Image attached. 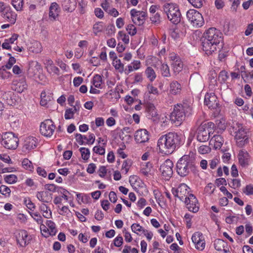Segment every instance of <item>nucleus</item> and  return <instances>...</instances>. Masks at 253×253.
Returning a JSON list of instances; mask_svg holds the SVG:
<instances>
[{
	"label": "nucleus",
	"instance_id": "obj_1",
	"mask_svg": "<svg viewBox=\"0 0 253 253\" xmlns=\"http://www.w3.org/2000/svg\"><path fill=\"white\" fill-rule=\"evenodd\" d=\"M222 40V34L219 30L211 28L204 34L202 39L203 49L207 55L216 50L217 45Z\"/></svg>",
	"mask_w": 253,
	"mask_h": 253
},
{
	"label": "nucleus",
	"instance_id": "obj_2",
	"mask_svg": "<svg viewBox=\"0 0 253 253\" xmlns=\"http://www.w3.org/2000/svg\"><path fill=\"white\" fill-rule=\"evenodd\" d=\"M180 143V136L176 133L170 132L160 137L157 146L162 153L168 155L171 154Z\"/></svg>",
	"mask_w": 253,
	"mask_h": 253
},
{
	"label": "nucleus",
	"instance_id": "obj_3",
	"mask_svg": "<svg viewBox=\"0 0 253 253\" xmlns=\"http://www.w3.org/2000/svg\"><path fill=\"white\" fill-rule=\"evenodd\" d=\"M192 112V108L190 105L186 103L177 104L174 106L173 110L171 113L170 120L176 125H179L184 120L185 117L189 116Z\"/></svg>",
	"mask_w": 253,
	"mask_h": 253
},
{
	"label": "nucleus",
	"instance_id": "obj_4",
	"mask_svg": "<svg viewBox=\"0 0 253 253\" xmlns=\"http://www.w3.org/2000/svg\"><path fill=\"white\" fill-rule=\"evenodd\" d=\"M194 166V159L188 155L183 156L176 164V171L180 176L187 175Z\"/></svg>",
	"mask_w": 253,
	"mask_h": 253
},
{
	"label": "nucleus",
	"instance_id": "obj_5",
	"mask_svg": "<svg viewBox=\"0 0 253 253\" xmlns=\"http://www.w3.org/2000/svg\"><path fill=\"white\" fill-rule=\"evenodd\" d=\"M232 129L238 147H242L249 143V138L248 132L243 125L236 123L232 127Z\"/></svg>",
	"mask_w": 253,
	"mask_h": 253
},
{
	"label": "nucleus",
	"instance_id": "obj_6",
	"mask_svg": "<svg viewBox=\"0 0 253 253\" xmlns=\"http://www.w3.org/2000/svg\"><path fill=\"white\" fill-rule=\"evenodd\" d=\"M165 12L167 14L169 20L174 24L180 22L181 14L178 5L175 3H166L163 7Z\"/></svg>",
	"mask_w": 253,
	"mask_h": 253
},
{
	"label": "nucleus",
	"instance_id": "obj_7",
	"mask_svg": "<svg viewBox=\"0 0 253 253\" xmlns=\"http://www.w3.org/2000/svg\"><path fill=\"white\" fill-rule=\"evenodd\" d=\"M19 141L17 136L12 132H5L1 134V145L7 149L15 150Z\"/></svg>",
	"mask_w": 253,
	"mask_h": 253
},
{
	"label": "nucleus",
	"instance_id": "obj_8",
	"mask_svg": "<svg viewBox=\"0 0 253 253\" xmlns=\"http://www.w3.org/2000/svg\"><path fill=\"white\" fill-rule=\"evenodd\" d=\"M214 124L208 122L202 124L198 128L197 139L200 142H206L208 140L211 133L213 131L212 127Z\"/></svg>",
	"mask_w": 253,
	"mask_h": 253
},
{
	"label": "nucleus",
	"instance_id": "obj_9",
	"mask_svg": "<svg viewBox=\"0 0 253 253\" xmlns=\"http://www.w3.org/2000/svg\"><path fill=\"white\" fill-rule=\"evenodd\" d=\"M186 16L192 26L196 28L202 27L204 20L202 14L195 9H190L186 13Z\"/></svg>",
	"mask_w": 253,
	"mask_h": 253
},
{
	"label": "nucleus",
	"instance_id": "obj_10",
	"mask_svg": "<svg viewBox=\"0 0 253 253\" xmlns=\"http://www.w3.org/2000/svg\"><path fill=\"white\" fill-rule=\"evenodd\" d=\"M56 127L51 120L47 119L42 122L40 126V132L46 137H50L53 134Z\"/></svg>",
	"mask_w": 253,
	"mask_h": 253
},
{
	"label": "nucleus",
	"instance_id": "obj_11",
	"mask_svg": "<svg viewBox=\"0 0 253 253\" xmlns=\"http://www.w3.org/2000/svg\"><path fill=\"white\" fill-rule=\"evenodd\" d=\"M173 164L169 159H167L162 164L160 170L163 177L166 180H169L172 175Z\"/></svg>",
	"mask_w": 253,
	"mask_h": 253
},
{
	"label": "nucleus",
	"instance_id": "obj_12",
	"mask_svg": "<svg viewBox=\"0 0 253 253\" xmlns=\"http://www.w3.org/2000/svg\"><path fill=\"white\" fill-rule=\"evenodd\" d=\"M130 15L133 22L138 25H142L145 21L147 13L145 11H137L133 9L130 11Z\"/></svg>",
	"mask_w": 253,
	"mask_h": 253
},
{
	"label": "nucleus",
	"instance_id": "obj_13",
	"mask_svg": "<svg viewBox=\"0 0 253 253\" xmlns=\"http://www.w3.org/2000/svg\"><path fill=\"white\" fill-rule=\"evenodd\" d=\"M188 187L184 183H181L176 189H172V194L175 197H178L180 200L183 201L185 198H187L190 194L188 191Z\"/></svg>",
	"mask_w": 253,
	"mask_h": 253
},
{
	"label": "nucleus",
	"instance_id": "obj_14",
	"mask_svg": "<svg viewBox=\"0 0 253 253\" xmlns=\"http://www.w3.org/2000/svg\"><path fill=\"white\" fill-rule=\"evenodd\" d=\"M16 241L21 247H25L30 243L32 239L31 235L24 230L19 231L16 235Z\"/></svg>",
	"mask_w": 253,
	"mask_h": 253
},
{
	"label": "nucleus",
	"instance_id": "obj_15",
	"mask_svg": "<svg viewBox=\"0 0 253 253\" xmlns=\"http://www.w3.org/2000/svg\"><path fill=\"white\" fill-rule=\"evenodd\" d=\"M185 203L186 205V208L190 211L196 212L199 210V204L196 197L190 194L187 198H185Z\"/></svg>",
	"mask_w": 253,
	"mask_h": 253
},
{
	"label": "nucleus",
	"instance_id": "obj_16",
	"mask_svg": "<svg viewBox=\"0 0 253 253\" xmlns=\"http://www.w3.org/2000/svg\"><path fill=\"white\" fill-rule=\"evenodd\" d=\"M204 103L210 109H216L218 105L217 98L213 92L207 93L205 96Z\"/></svg>",
	"mask_w": 253,
	"mask_h": 253
},
{
	"label": "nucleus",
	"instance_id": "obj_17",
	"mask_svg": "<svg viewBox=\"0 0 253 253\" xmlns=\"http://www.w3.org/2000/svg\"><path fill=\"white\" fill-rule=\"evenodd\" d=\"M192 241L195 244V248L200 250L202 251L205 247V242L203 234L199 232H195L192 236Z\"/></svg>",
	"mask_w": 253,
	"mask_h": 253
},
{
	"label": "nucleus",
	"instance_id": "obj_18",
	"mask_svg": "<svg viewBox=\"0 0 253 253\" xmlns=\"http://www.w3.org/2000/svg\"><path fill=\"white\" fill-rule=\"evenodd\" d=\"M134 139L137 143H145L149 139L148 131L145 129H140L136 131L134 134Z\"/></svg>",
	"mask_w": 253,
	"mask_h": 253
},
{
	"label": "nucleus",
	"instance_id": "obj_19",
	"mask_svg": "<svg viewBox=\"0 0 253 253\" xmlns=\"http://www.w3.org/2000/svg\"><path fill=\"white\" fill-rule=\"evenodd\" d=\"M214 247L219 253H230L227 243L221 239H216L214 242Z\"/></svg>",
	"mask_w": 253,
	"mask_h": 253
},
{
	"label": "nucleus",
	"instance_id": "obj_20",
	"mask_svg": "<svg viewBox=\"0 0 253 253\" xmlns=\"http://www.w3.org/2000/svg\"><path fill=\"white\" fill-rule=\"evenodd\" d=\"M3 12L2 17L6 21L9 22L11 24L15 23L17 16L15 12L11 10L9 7H6Z\"/></svg>",
	"mask_w": 253,
	"mask_h": 253
},
{
	"label": "nucleus",
	"instance_id": "obj_21",
	"mask_svg": "<svg viewBox=\"0 0 253 253\" xmlns=\"http://www.w3.org/2000/svg\"><path fill=\"white\" fill-rule=\"evenodd\" d=\"M60 11L59 5L52 2L49 7V18L51 21H55L58 18Z\"/></svg>",
	"mask_w": 253,
	"mask_h": 253
},
{
	"label": "nucleus",
	"instance_id": "obj_22",
	"mask_svg": "<svg viewBox=\"0 0 253 253\" xmlns=\"http://www.w3.org/2000/svg\"><path fill=\"white\" fill-rule=\"evenodd\" d=\"M37 144V139L34 137L29 136L25 139L23 148L27 150H30L36 148Z\"/></svg>",
	"mask_w": 253,
	"mask_h": 253
},
{
	"label": "nucleus",
	"instance_id": "obj_23",
	"mask_svg": "<svg viewBox=\"0 0 253 253\" xmlns=\"http://www.w3.org/2000/svg\"><path fill=\"white\" fill-rule=\"evenodd\" d=\"M224 142L223 138L220 135H214L211 139L210 144L213 145L215 149H219L221 147Z\"/></svg>",
	"mask_w": 253,
	"mask_h": 253
},
{
	"label": "nucleus",
	"instance_id": "obj_24",
	"mask_svg": "<svg viewBox=\"0 0 253 253\" xmlns=\"http://www.w3.org/2000/svg\"><path fill=\"white\" fill-rule=\"evenodd\" d=\"M76 0H64L62 2L63 9L68 12H72L76 7Z\"/></svg>",
	"mask_w": 253,
	"mask_h": 253
},
{
	"label": "nucleus",
	"instance_id": "obj_25",
	"mask_svg": "<svg viewBox=\"0 0 253 253\" xmlns=\"http://www.w3.org/2000/svg\"><path fill=\"white\" fill-rule=\"evenodd\" d=\"M181 85L176 81H173L169 84V93L172 95H177L180 93Z\"/></svg>",
	"mask_w": 253,
	"mask_h": 253
},
{
	"label": "nucleus",
	"instance_id": "obj_26",
	"mask_svg": "<svg viewBox=\"0 0 253 253\" xmlns=\"http://www.w3.org/2000/svg\"><path fill=\"white\" fill-rule=\"evenodd\" d=\"M238 160L242 166H246L248 164L249 154L245 150H241L238 154Z\"/></svg>",
	"mask_w": 253,
	"mask_h": 253
},
{
	"label": "nucleus",
	"instance_id": "obj_27",
	"mask_svg": "<svg viewBox=\"0 0 253 253\" xmlns=\"http://www.w3.org/2000/svg\"><path fill=\"white\" fill-rule=\"evenodd\" d=\"M171 68L173 74L177 75L183 69V64L181 60H176L175 62L171 63Z\"/></svg>",
	"mask_w": 253,
	"mask_h": 253
},
{
	"label": "nucleus",
	"instance_id": "obj_28",
	"mask_svg": "<svg viewBox=\"0 0 253 253\" xmlns=\"http://www.w3.org/2000/svg\"><path fill=\"white\" fill-rule=\"evenodd\" d=\"M39 210L42 212V215L46 218H50L52 215V212L50 209L44 203L40 205Z\"/></svg>",
	"mask_w": 253,
	"mask_h": 253
},
{
	"label": "nucleus",
	"instance_id": "obj_29",
	"mask_svg": "<svg viewBox=\"0 0 253 253\" xmlns=\"http://www.w3.org/2000/svg\"><path fill=\"white\" fill-rule=\"evenodd\" d=\"M29 50L34 53H39L42 51V46L40 42L35 41L31 44Z\"/></svg>",
	"mask_w": 253,
	"mask_h": 253
},
{
	"label": "nucleus",
	"instance_id": "obj_30",
	"mask_svg": "<svg viewBox=\"0 0 253 253\" xmlns=\"http://www.w3.org/2000/svg\"><path fill=\"white\" fill-rule=\"evenodd\" d=\"M152 168V164L150 162L143 163L141 165L140 172L147 176L150 174Z\"/></svg>",
	"mask_w": 253,
	"mask_h": 253
},
{
	"label": "nucleus",
	"instance_id": "obj_31",
	"mask_svg": "<svg viewBox=\"0 0 253 253\" xmlns=\"http://www.w3.org/2000/svg\"><path fill=\"white\" fill-rule=\"evenodd\" d=\"M37 198L41 202L44 203H48L50 200V197L48 196V193L46 191H40L38 192L37 193Z\"/></svg>",
	"mask_w": 253,
	"mask_h": 253
},
{
	"label": "nucleus",
	"instance_id": "obj_32",
	"mask_svg": "<svg viewBox=\"0 0 253 253\" xmlns=\"http://www.w3.org/2000/svg\"><path fill=\"white\" fill-rule=\"evenodd\" d=\"M79 110V107L74 106L73 108H69L66 110L65 113V118L69 120L73 118L74 114Z\"/></svg>",
	"mask_w": 253,
	"mask_h": 253
},
{
	"label": "nucleus",
	"instance_id": "obj_33",
	"mask_svg": "<svg viewBox=\"0 0 253 253\" xmlns=\"http://www.w3.org/2000/svg\"><path fill=\"white\" fill-rule=\"evenodd\" d=\"M145 73L147 76V78L151 82L153 81L156 78V74L155 72L151 67H148L146 68L145 71Z\"/></svg>",
	"mask_w": 253,
	"mask_h": 253
},
{
	"label": "nucleus",
	"instance_id": "obj_34",
	"mask_svg": "<svg viewBox=\"0 0 253 253\" xmlns=\"http://www.w3.org/2000/svg\"><path fill=\"white\" fill-rule=\"evenodd\" d=\"M41 98L40 104L43 106H46L52 99V97L50 95H47L45 91H42L41 93Z\"/></svg>",
	"mask_w": 253,
	"mask_h": 253
},
{
	"label": "nucleus",
	"instance_id": "obj_35",
	"mask_svg": "<svg viewBox=\"0 0 253 253\" xmlns=\"http://www.w3.org/2000/svg\"><path fill=\"white\" fill-rule=\"evenodd\" d=\"M104 28L105 25L103 22H97L93 26V33L96 35L98 33L102 32Z\"/></svg>",
	"mask_w": 253,
	"mask_h": 253
},
{
	"label": "nucleus",
	"instance_id": "obj_36",
	"mask_svg": "<svg viewBox=\"0 0 253 253\" xmlns=\"http://www.w3.org/2000/svg\"><path fill=\"white\" fill-rule=\"evenodd\" d=\"M46 224L49 228V234L50 235H55L56 233V229L55 228V223L51 220H46Z\"/></svg>",
	"mask_w": 253,
	"mask_h": 253
},
{
	"label": "nucleus",
	"instance_id": "obj_37",
	"mask_svg": "<svg viewBox=\"0 0 253 253\" xmlns=\"http://www.w3.org/2000/svg\"><path fill=\"white\" fill-rule=\"evenodd\" d=\"M113 65L116 69L118 70L121 72H122L124 70V64L121 62V61L117 58L114 59Z\"/></svg>",
	"mask_w": 253,
	"mask_h": 253
},
{
	"label": "nucleus",
	"instance_id": "obj_38",
	"mask_svg": "<svg viewBox=\"0 0 253 253\" xmlns=\"http://www.w3.org/2000/svg\"><path fill=\"white\" fill-rule=\"evenodd\" d=\"M102 83V77L99 75H95L92 80V84L95 87L97 88H100L101 85Z\"/></svg>",
	"mask_w": 253,
	"mask_h": 253
},
{
	"label": "nucleus",
	"instance_id": "obj_39",
	"mask_svg": "<svg viewBox=\"0 0 253 253\" xmlns=\"http://www.w3.org/2000/svg\"><path fill=\"white\" fill-rule=\"evenodd\" d=\"M161 72L163 76L169 77L170 76L169 69L167 64H163L161 67Z\"/></svg>",
	"mask_w": 253,
	"mask_h": 253
},
{
	"label": "nucleus",
	"instance_id": "obj_40",
	"mask_svg": "<svg viewBox=\"0 0 253 253\" xmlns=\"http://www.w3.org/2000/svg\"><path fill=\"white\" fill-rule=\"evenodd\" d=\"M5 181L8 184H14L17 181L18 178L14 174L7 175L4 176Z\"/></svg>",
	"mask_w": 253,
	"mask_h": 253
},
{
	"label": "nucleus",
	"instance_id": "obj_41",
	"mask_svg": "<svg viewBox=\"0 0 253 253\" xmlns=\"http://www.w3.org/2000/svg\"><path fill=\"white\" fill-rule=\"evenodd\" d=\"M132 231L137 234H138V232L145 233L146 230L143 227L140 226L139 224L133 223L131 226Z\"/></svg>",
	"mask_w": 253,
	"mask_h": 253
},
{
	"label": "nucleus",
	"instance_id": "obj_42",
	"mask_svg": "<svg viewBox=\"0 0 253 253\" xmlns=\"http://www.w3.org/2000/svg\"><path fill=\"white\" fill-rule=\"evenodd\" d=\"M81 153L82 158L84 160H87L90 157V151L88 148L81 147L80 149Z\"/></svg>",
	"mask_w": 253,
	"mask_h": 253
},
{
	"label": "nucleus",
	"instance_id": "obj_43",
	"mask_svg": "<svg viewBox=\"0 0 253 253\" xmlns=\"http://www.w3.org/2000/svg\"><path fill=\"white\" fill-rule=\"evenodd\" d=\"M23 167L30 171L33 170L34 167L32 162L28 159H24L22 162Z\"/></svg>",
	"mask_w": 253,
	"mask_h": 253
},
{
	"label": "nucleus",
	"instance_id": "obj_44",
	"mask_svg": "<svg viewBox=\"0 0 253 253\" xmlns=\"http://www.w3.org/2000/svg\"><path fill=\"white\" fill-rule=\"evenodd\" d=\"M12 4L17 11L22 10L23 5V0H12Z\"/></svg>",
	"mask_w": 253,
	"mask_h": 253
},
{
	"label": "nucleus",
	"instance_id": "obj_45",
	"mask_svg": "<svg viewBox=\"0 0 253 253\" xmlns=\"http://www.w3.org/2000/svg\"><path fill=\"white\" fill-rule=\"evenodd\" d=\"M118 39L122 41L126 44L129 43V39L128 36L123 31H120L118 33Z\"/></svg>",
	"mask_w": 253,
	"mask_h": 253
},
{
	"label": "nucleus",
	"instance_id": "obj_46",
	"mask_svg": "<svg viewBox=\"0 0 253 253\" xmlns=\"http://www.w3.org/2000/svg\"><path fill=\"white\" fill-rule=\"evenodd\" d=\"M11 190L7 186L2 185L0 186V193L4 195L5 197H9Z\"/></svg>",
	"mask_w": 253,
	"mask_h": 253
},
{
	"label": "nucleus",
	"instance_id": "obj_47",
	"mask_svg": "<svg viewBox=\"0 0 253 253\" xmlns=\"http://www.w3.org/2000/svg\"><path fill=\"white\" fill-rule=\"evenodd\" d=\"M151 22L155 25H158L161 22V17L159 13L158 12L153 14L150 17Z\"/></svg>",
	"mask_w": 253,
	"mask_h": 253
},
{
	"label": "nucleus",
	"instance_id": "obj_48",
	"mask_svg": "<svg viewBox=\"0 0 253 253\" xmlns=\"http://www.w3.org/2000/svg\"><path fill=\"white\" fill-rule=\"evenodd\" d=\"M31 215L39 224H42L43 223V219L39 212L31 213Z\"/></svg>",
	"mask_w": 253,
	"mask_h": 253
},
{
	"label": "nucleus",
	"instance_id": "obj_49",
	"mask_svg": "<svg viewBox=\"0 0 253 253\" xmlns=\"http://www.w3.org/2000/svg\"><path fill=\"white\" fill-rule=\"evenodd\" d=\"M211 150V148L207 145H201L198 149V152L201 154H206L209 153Z\"/></svg>",
	"mask_w": 253,
	"mask_h": 253
},
{
	"label": "nucleus",
	"instance_id": "obj_50",
	"mask_svg": "<svg viewBox=\"0 0 253 253\" xmlns=\"http://www.w3.org/2000/svg\"><path fill=\"white\" fill-rule=\"evenodd\" d=\"M188 1L194 7L199 8L203 6L204 0H188Z\"/></svg>",
	"mask_w": 253,
	"mask_h": 253
},
{
	"label": "nucleus",
	"instance_id": "obj_51",
	"mask_svg": "<svg viewBox=\"0 0 253 253\" xmlns=\"http://www.w3.org/2000/svg\"><path fill=\"white\" fill-rule=\"evenodd\" d=\"M228 78V76L227 72L225 71H221L220 72L218 76V79L221 83H225Z\"/></svg>",
	"mask_w": 253,
	"mask_h": 253
},
{
	"label": "nucleus",
	"instance_id": "obj_52",
	"mask_svg": "<svg viewBox=\"0 0 253 253\" xmlns=\"http://www.w3.org/2000/svg\"><path fill=\"white\" fill-rule=\"evenodd\" d=\"M130 166H131L130 161L128 160H125V161H124V162L122 165V170H124L125 171V173H126L128 172Z\"/></svg>",
	"mask_w": 253,
	"mask_h": 253
},
{
	"label": "nucleus",
	"instance_id": "obj_53",
	"mask_svg": "<svg viewBox=\"0 0 253 253\" xmlns=\"http://www.w3.org/2000/svg\"><path fill=\"white\" fill-rule=\"evenodd\" d=\"M128 33L131 36H134L136 33V27L132 24H129L126 27Z\"/></svg>",
	"mask_w": 253,
	"mask_h": 253
},
{
	"label": "nucleus",
	"instance_id": "obj_54",
	"mask_svg": "<svg viewBox=\"0 0 253 253\" xmlns=\"http://www.w3.org/2000/svg\"><path fill=\"white\" fill-rule=\"evenodd\" d=\"M215 188V187L214 184L210 183H209L205 188V192L209 194H211L213 193Z\"/></svg>",
	"mask_w": 253,
	"mask_h": 253
},
{
	"label": "nucleus",
	"instance_id": "obj_55",
	"mask_svg": "<svg viewBox=\"0 0 253 253\" xmlns=\"http://www.w3.org/2000/svg\"><path fill=\"white\" fill-rule=\"evenodd\" d=\"M147 90L149 93H152L154 95H158L159 91L157 88L153 86L152 84H149L147 85Z\"/></svg>",
	"mask_w": 253,
	"mask_h": 253
},
{
	"label": "nucleus",
	"instance_id": "obj_56",
	"mask_svg": "<svg viewBox=\"0 0 253 253\" xmlns=\"http://www.w3.org/2000/svg\"><path fill=\"white\" fill-rule=\"evenodd\" d=\"M123 243V239L122 236H117L114 240L113 244L117 247H121Z\"/></svg>",
	"mask_w": 253,
	"mask_h": 253
},
{
	"label": "nucleus",
	"instance_id": "obj_57",
	"mask_svg": "<svg viewBox=\"0 0 253 253\" xmlns=\"http://www.w3.org/2000/svg\"><path fill=\"white\" fill-rule=\"evenodd\" d=\"M243 192L247 195H253V185L251 184L247 185L245 188L243 190Z\"/></svg>",
	"mask_w": 253,
	"mask_h": 253
},
{
	"label": "nucleus",
	"instance_id": "obj_58",
	"mask_svg": "<svg viewBox=\"0 0 253 253\" xmlns=\"http://www.w3.org/2000/svg\"><path fill=\"white\" fill-rule=\"evenodd\" d=\"M93 151L94 152H95L97 154H98L99 155H104L105 152L104 148H103L102 147H100V146H96L93 147Z\"/></svg>",
	"mask_w": 253,
	"mask_h": 253
},
{
	"label": "nucleus",
	"instance_id": "obj_59",
	"mask_svg": "<svg viewBox=\"0 0 253 253\" xmlns=\"http://www.w3.org/2000/svg\"><path fill=\"white\" fill-rule=\"evenodd\" d=\"M46 69L50 73H53L55 74L59 75V70L58 68L54 66V64L49 66Z\"/></svg>",
	"mask_w": 253,
	"mask_h": 253
},
{
	"label": "nucleus",
	"instance_id": "obj_60",
	"mask_svg": "<svg viewBox=\"0 0 253 253\" xmlns=\"http://www.w3.org/2000/svg\"><path fill=\"white\" fill-rule=\"evenodd\" d=\"M230 186L233 188H237L240 186V181L239 180L237 179H234L232 181L229 183Z\"/></svg>",
	"mask_w": 253,
	"mask_h": 253
},
{
	"label": "nucleus",
	"instance_id": "obj_61",
	"mask_svg": "<svg viewBox=\"0 0 253 253\" xmlns=\"http://www.w3.org/2000/svg\"><path fill=\"white\" fill-rule=\"evenodd\" d=\"M16 62V59L14 57L11 56L10 57L8 63L5 65V67L7 68V69H10L11 68L14 64Z\"/></svg>",
	"mask_w": 253,
	"mask_h": 253
},
{
	"label": "nucleus",
	"instance_id": "obj_62",
	"mask_svg": "<svg viewBox=\"0 0 253 253\" xmlns=\"http://www.w3.org/2000/svg\"><path fill=\"white\" fill-rule=\"evenodd\" d=\"M109 198L111 202L115 203L117 202V197L115 192L111 191L109 195Z\"/></svg>",
	"mask_w": 253,
	"mask_h": 253
},
{
	"label": "nucleus",
	"instance_id": "obj_63",
	"mask_svg": "<svg viewBox=\"0 0 253 253\" xmlns=\"http://www.w3.org/2000/svg\"><path fill=\"white\" fill-rule=\"evenodd\" d=\"M83 82V79L82 77H75L73 80V84L75 86H79Z\"/></svg>",
	"mask_w": 253,
	"mask_h": 253
},
{
	"label": "nucleus",
	"instance_id": "obj_64",
	"mask_svg": "<svg viewBox=\"0 0 253 253\" xmlns=\"http://www.w3.org/2000/svg\"><path fill=\"white\" fill-rule=\"evenodd\" d=\"M107 13L115 17L119 15V12L115 8H109V10H107Z\"/></svg>",
	"mask_w": 253,
	"mask_h": 253
}]
</instances>
